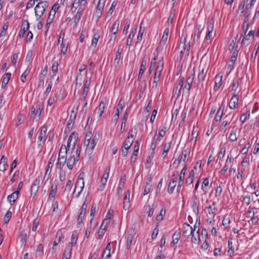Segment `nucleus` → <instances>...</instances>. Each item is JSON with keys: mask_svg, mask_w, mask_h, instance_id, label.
Returning <instances> with one entry per match:
<instances>
[{"mask_svg": "<svg viewBox=\"0 0 259 259\" xmlns=\"http://www.w3.org/2000/svg\"><path fill=\"white\" fill-rule=\"evenodd\" d=\"M20 236H21V243L22 245L25 246L27 241V234L23 232V229L21 227L19 229Z\"/></svg>", "mask_w": 259, "mask_h": 259, "instance_id": "obj_32", "label": "nucleus"}, {"mask_svg": "<svg viewBox=\"0 0 259 259\" xmlns=\"http://www.w3.org/2000/svg\"><path fill=\"white\" fill-rule=\"evenodd\" d=\"M209 181L208 178L204 179L201 185V189L204 194H206L207 192V188L209 185Z\"/></svg>", "mask_w": 259, "mask_h": 259, "instance_id": "obj_36", "label": "nucleus"}, {"mask_svg": "<svg viewBox=\"0 0 259 259\" xmlns=\"http://www.w3.org/2000/svg\"><path fill=\"white\" fill-rule=\"evenodd\" d=\"M133 238V236L132 234H128L126 237V248L127 249H130L132 245Z\"/></svg>", "mask_w": 259, "mask_h": 259, "instance_id": "obj_52", "label": "nucleus"}, {"mask_svg": "<svg viewBox=\"0 0 259 259\" xmlns=\"http://www.w3.org/2000/svg\"><path fill=\"white\" fill-rule=\"evenodd\" d=\"M187 169V165H185L183 168L182 169L180 174V177H179V186H182L184 184V180L185 179V173H186V171Z\"/></svg>", "mask_w": 259, "mask_h": 259, "instance_id": "obj_27", "label": "nucleus"}, {"mask_svg": "<svg viewBox=\"0 0 259 259\" xmlns=\"http://www.w3.org/2000/svg\"><path fill=\"white\" fill-rule=\"evenodd\" d=\"M29 28V23L27 20H24L22 22L21 29L18 34V37L20 38L24 37L25 33Z\"/></svg>", "mask_w": 259, "mask_h": 259, "instance_id": "obj_10", "label": "nucleus"}, {"mask_svg": "<svg viewBox=\"0 0 259 259\" xmlns=\"http://www.w3.org/2000/svg\"><path fill=\"white\" fill-rule=\"evenodd\" d=\"M250 111L247 110L246 112L240 117L239 120L242 123L245 122V121L250 118Z\"/></svg>", "mask_w": 259, "mask_h": 259, "instance_id": "obj_40", "label": "nucleus"}, {"mask_svg": "<svg viewBox=\"0 0 259 259\" xmlns=\"http://www.w3.org/2000/svg\"><path fill=\"white\" fill-rule=\"evenodd\" d=\"M123 51V47L121 46H119L117 51L116 53L115 59H114V64L117 65L119 62L121 54Z\"/></svg>", "mask_w": 259, "mask_h": 259, "instance_id": "obj_26", "label": "nucleus"}, {"mask_svg": "<svg viewBox=\"0 0 259 259\" xmlns=\"http://www.w3.org/2000/svg\"><path fill=\"white\" fill-rule=\"evenodd\" d=\"M184 77H180V79L179 80V85L180 87V89H178V87L176 88V93H178V94H180L181 93V91L182 88L183 87L184 83Z\"/></svg>", "mask_w": 259, "mask_h": 259, "instance_id": "obj_51", "label": "nucleus"}, {"mask_svg": "<svg viewBox=\"0 0 259 259\" xmlns=\"http://www.w3.org/2000/svg\"><path fill=\"white\" fill-rule=\"evenodd\" d=\"M105 107V103L103 101H101L98 107L99 118L101 117L102 114L104 113Z\"/></svg>", "mask_w": 259, "mask_h": 259, "instance_id": "obj_37", "label": "nucleus"}, {"mask_svg": "<svg viewBox=\"0 0 259 259\" xmlns=\"http://www.w3.org/2000/svg\"><path fill=\"white\" fill-rule=\"evenodd\" d=\"M258 48H259V46H257V44H256L254 46L253 52L251 56V59L253 60V61H254L255 59Z\"/></svg>", "mask_w": 259, "mask_h": 259, "instance_id": "obj_62", "label": "nucleus"}, {"mask_svg": "<svg viewBox=\"0 0 259 259\" xmlns=\"http://www.w3.org/2000/svg\"><path fill=\"white\" fill-rule=\"evenodd\" d=\"M180 238V232L179 231L178 233L176 232L172 235V241H171V244H173L174 245L176 244L179 241Z\"/></svg>", "mask_w": 259, "mask_h": 259, "instance_id": "obj_43", "label": "nucleus"}, {"mask_svg": "<svg viewBox=\"0 0 259 259\" xmlns=\"http://www.w3.org/2000/svg\"><path fill=\"white\" fill-rule=\"evenodd\" d=\"M254 36V30H250L248 33L247 35H243L241 40V44L245 45V41H251L253 39ZM250 42H249L248 44H249Z\"/></svg>", "mask_w": 259, "mask_h": 259, "instance_id": "obj_12", "label": "nucleus"}, {"mask_svg": "<svg viewBox=\"0 0 259 259\" xmlns=\"http://www.w3.org/2000/svg\"><path fill=\"white\" fill-rule=\"evenodd\" d=\"M83 176H84V172H81L79 175L78 177L77 180V181H76V183L75 184V189H74V191L73 193V195H75V191L77 190V188L78 187L80 188L79 191L76 194L75 196L76 197L79 196V195H80V193L82 191L83 187H84V180L83 179Z\"/></svg>", "mask_w": 259, "mask_h": 259, "instance_id": "obj_4", "label": "nucleus"}, {"mask_svg": "<svg viewBox=\"0 0 259 259\" xmlns=\"http://www.w3.org/2000/svg\"><path fill=\"white\" fill-rule=\"evenodd\" d=\"M130 192L128 190L123 198V208L124 210L128 209L130 207Z\"/></svg>", "mask_w": 259, "mask_h": 259, "instance_id": "obj_18", "label": "nucleus"}, {"mask_svg": "<svg viewBox=\"0 0 259 259\" xmlns=\"http://www.w3.org/2000/svg\"><path fill=\"white\" fill-rule=\"evenodd\" d=\"M151 182V179L149 178L148 179V181L146 182V185H145V187L144 188V195L148 194L150 192L151 188L152 187Z\"/></svg>", "mask_w": 259, "mask_h": 259, "instance_id": "obj_38", "label": "nucleus"}, {"mask_svg": "<svg viewBox=\"0 0 259 259\" xmlns=\"http://www.w3.org/2000/svg\"><path fill=\"white\" fill-rule=\"evenodd\" d=\"M138 132V128L136 126H134L129 132V135L127 137V139H132L134 140Z\"/></svg>", "mask_w": 259, "mask_h": 259, "instance_id": "obj_39", "label": "nucleus"}, {"mask_svg": "<svg viewBox=\"0 0 259 259\" xmlns=\"http://www.w3.org/2000/svg\"><path fill=\"white\" fill-rule=\"evenodd\" d=\"M137 29L136 28H132V30L128 35V38L127 39L126 41V46H130L132 41V39L135 36V33L136 32Z\"/></svg>", "mask_w": 259, "mask_h": 259, "instance_id": "obj_29", "label": "nucleus"}, {"mask_svg": "<svg viewBox=\"0 0 259 259\" xmlns=\"http://www.w3.org/2000/svg\"><path fill=\"white\" fill-rule=\"evenodd\" d=\"M222 187L221 186V184H220L219 186H218L215 189V197H220L222 192Z\"/></svg>", "mask_w": 259, "mask_h": 259, "instance_id": "obj_64", "label": "nucleus"}, {"mask_svg": "<svg viewBox=\"0 0 259 259\" xmlns=\"http://www.w3.org/2000/svg\"><path fill=\"white\" fill-rule=\"evenodd\" d=\"M208 66L206 64H204L203 65L200 64L199 66V72L198 74L197 79H198V86L201 85L203 87V81L204 80L205 76L208 71Z\"/></svg>", "mask_w": 259, "mask_h": 259, "instance_id": "obj_2", "label": "nucleus"}, {"mask_svg": "<svg viewBox=\"0 0 259 259\" xmlns=\"http://www.w3.org/2000/svg\"><path fill=\"white\" fill-rule=\"evenodd\" d=\"M55 159L56 157H54L53 155H52L51 157L50 158L48 164L47 168L46 171V174L50 175Z\"/></svg>", "mask_w": 259, "mask_h": 259, "instance_id": "obj_23", "label": "nucleus"}, {"mask_svg": "<svg viewBox=\"0 0 259 259\" xmlns=\"http://www.w3.org/2000/svg\"><path fill=\"white\" fill-rule=\"evenodd\" d=\"M119 21L118 20H116L113 24L111 32L113 34H115L118 29L119 25Z\"/></svg>", "mask_w": 259, "mask_h": 259, "instance_id": "obj_48", "label": "nucleus"}, {"mask_svg": "<svg viewBox=\"0 0 259 259\" xmlns=\"http://www.w3.org/2000/svg\"><path fill=\"white\" fill-rule=\"evenodd\" d=\"M200 229H198L196 233L195 232L192 233L191 236V242L192 243L195 244H198L200 242Z\"/></svg>", "mask_w": 259, "mask_h": 259, "instance_id": "obj_19", "label": "nucleus"}, {"mask_svg": "<svg viewBox=\"0 0 259 259\" xmlns=\"http://www.w3.org/2000/svg\"><path fill=\"white\" fill-rule=\"evenodd\" d=\"M160 75H157V74L155 73L154 76L153 78V84L152 85V88H156L157 86L158 82L159 81V78Z\"/></svg>", "mask_w": 259, "mask_h": 259, "instance_id": "obj_57", "label": "nucleus"}, {"mask_svg": "<svg viewBox=\"0 0 259 259\" xmlns=\"http://www.w3.org/2000/svg\"><path fill=\"white\" fill-rule=\"evenodd\" d=\"M124 106V101L123 99H121L118 102L117 107L116 110V112H118V113L121 112Z\"/></svg>", "mask_w": 259, "mask_h": 259, "instance_id": "obj_49", "label": "nucleus"}, {"mask_svg": "<svg viewBox=\"0 0 259 259\" xmlns=\"http://www.w3.org/2000/svg\"><path fill=\"white\" fill-rule=\"evenodd\" d=\"M176 186V181H170L169 183L168 187L167 188V192L168 193L171 194L174 191V189Z\"/></svg>", "mask_w": 259, "mask_h": 259, "instance_id": "obj_41", "label": "nucleus"}, {"mask_svg": "<svg viewBox=\"0 0 259 259\" xmlns=\"http://www.w3.org/2000/svg\"><path fill=\"white\" fill-rule=\"evenodd\" d=\"M147 59L146 55L143 57V59L142 60L140 67V70L138 76L137 80L140 81L144 73V71L146 69V66L147 64Z\"/></svg>", "mask_w": 259, "mask_h": 259, "instance_id": "obj_7", "label": "nucleus"}, {"mask_svg": "<svg viewBox=\"0 0 259 259\" xmlns=\"http://www.w3.org/2000/svg\"><path fill=\"white\" fill-rule=\"evenodd\" d=\"M233 97L231 98L230 103L229 107L231 109H234L236 107V105H238L239 97L238 95H236L235 93H233Z\"/></svg>", "mask_w": 259, "mask_h": 259, "instance_id": "obj_17", "label": "nucleus"}, {"mask_svg": "<svg viewBox=\"0 0 259 259\" xmlns=\"http://www.w3.org/2000/svg\"><path fill=\"white\" fill-rule=\"evenodd\" d=\"M92 220L90 221L89 224L88 225V227L86 229L85 232V237L88 238L90 236L91 229H92Z\"/></svg>", "mask_w": 259, "mask_h": 259, "instance_id": "obj_58", "label": "nucleus"}, {"mask_svg": "<svg viewBox=\"0 0 259 259\" xmlns=\"http://www.w3.org/2000/svg\"><path fill=\"white\" fill-rule=\"evenodd\" d=\"M190 205L195 214H198L199 213V200L196 195H195L191 198Z\"/></svg>", "mask_w": 259, "mask_h": 259, "instance_id": "obj_6", "label": "nucleus"}, {"mask_svg": "<svg viewBox=\"0 0 259 259\" xmlns=\"http://www.w3.org/2000/svg\"><path fill=\"white\" fill-rule=\"evenodd\" d=\"M79 160L76 159V157L74 155H71L67 159V166L69 169H72L75 161H77Z\"/></svg>", "mask_w": 259, "mask_h": 259, "instance_id": "obj_21", "label": "nucleus"}, {"mask_svg": "<svg viewBox=\"0 0 259 259\" xmlns=\"http://www.w3.org/2000/svg\"><path fill=\"white\" fill-rule=\"evenodd\" d=\"M143 24V22L142 21L140 23V29H139V31L138 32V36H137V43H138L139 42H140L142 39L143 34V33L144 31V28L143 29L142 28V25Z\"/></svg>", "mask_w": 259, "mask_h": 259, "instance_id": "obj_47", "label": "nucleus"}, {"mask_svg": "<svg viewBox=\"0 0 259 259\" xmlns=\"http://www.w3.org/2000/svg\"><path fill=\"white\" fill-rule=\"evenodd\" d=\"M8 166L7 158L4 155H3L0 160V171H5Z\"/></svg>", "mask_w": 259, "mask_h": 259, "instance_id": "obj_22", "label": "nucleus"}, {"mask_svg": "<svg viewBox=\"0 0 259 259\" xmlns=\"http://www.w3.org/2000/svg\"><path fill=\"white\" fill-rule=\"evenodd\" d=\"M61 153H59V156L57 162V167L61 169L64 166L67 160V155L61 156Z\"/></svg>", "mask_w": 259, "mask_h": 259, "instance_id": "obj_14", "label": "nucleus"}, {"mask_svg": "<svg viewBox=\"0 0 259 259\" xmlns=\"http://www.w3.org/2000/svg\"><path fill=\"white\" fill-rule=\"evenodd\" d=\"M47 7V2L46 1L40 2L36 5L34 9L35 14L36 17H38V19L43 15Z\"/></svg>", "mask_w": 259, "mask_h": 259, "instance_id": "obj_3", "label": "nucleus"}, {"mask_svg": "<svg viewBox=\"0 0 259 259\" xmlns=\"http://www.w3.org/2000/svg\"><path fill=\"white\" fill-rule=\"evenodd\" d=\"M237 36L235 37L231 41V43L230 45V50H233L234 48H235L236 50H237L238 46H236L237 39Z\"/></svg>", "mask_w": 259, "mask_h": 259, "instance_id": "obj_59", "label": "nucleus"}, {"mask_svg": "<svg viewBox=\"0 0 259 259\" xmlns=\"http://www.w3.org/2000/svg\"><path fill=\"white\" fill-rule=\"evenodd\" d=\"M248 19H246V20H244V22L242 25V33L240 35V39L239 40H241V39L242 38V36H243V35H245L246 34V32L247 31L248 28Z\"/></svg>", "mask_w": 259, "mask_h": 259, "instance_id": "obj_25", "label": "nucleus"}, {"mask_svg": "<svg viewBox=\"0 0 259 259\" xmlns=\"http://www.w3.org/2000/svg\"><path fill=\"white\" fill-rule=\"evenodd\" d=\"M233 118V116H232L230 113H229L227 115H226L224 117L223 121L222 122L220 126V131H223L224 129H225L226 126L231 123Z\"/></svg>", "mask_w": 259, "mask_h": 259, "instance_id": "obj_9", "label": "nucleus"}, {"mask_svg": "<svg viewBox=\"0 0 259 259\" xmlns=\"http://www.w3.org/2000/svg\"><path fill=\"white\" fill-rule=\"evenodd\" d=\"M58 237V239H56V240L54 241L53 249L55 248V247L56 246L58 243L60 242L61 239L63 238V236L61 232L58 231L56 233V238Z\"/></svg>", "mask_w": 259, "mask_h": 259, "instance_id": "obj_42", "label": "nucleus"}, {"mask_svg": "<svg viewBox=\"0 0 259 259\" xmlns=\"http://www.w3.org/2000/svg\"><path fill=\"white\" fill-rule=\"evenodd\" d=\"M40 179L36 178L32 183L31 186V197H33L37 193L39 187Z\"/></svg>", "mask_w": 259, "mask_h": 259, "instance_id": "obj_8", "label": "nucleus"}, {"mask_svg": "<svg viewBox=\"0 0 259 259\" xmlns=\"http://www.w3.org/2000/svg\"><path fill=\"white\" fill-rule=\"evenodd\" d=\"M87 208V204L86 203V201L84 200L80 208V212L78 215L77 223V228H79L80 227L81 224L82 223Z\"/></svg>", "mask_w": 259, "mask_h": 259, "instance_id": "obj_5", "label": "nucleus"}, {"mask_svg": "<svg viewBox=\"0 0 259 259\" xmlns=\"http://www.w3.org/2000/svg\"><path fill=\"white\" fill-rule=\"evenodd\" d=\"M228 253L229 254L230 256H232V254H234V248L232 245V239L230 238L228 242Z\"/></svg>", "mask_w": 259, "mask_h": 259, "instance_id": "obj_45", "label": "nucleus"}, {"mask_svg": "<svg viewBox=\"0 0 259 259\" xmlns=\"http://www.w3.org/2000/svg\"><path fill=\"white\" fill-rule=\"evenodd\" d=\"M43 245L42 244H39L38 245L37 247V249L35 252L36 257L40 256L41 255V253L43 251Z\"/></svg>", "mask_w": 259, "mask_h": 259, "instance_id": "obj_56", "label": "nucleus"}, {"mask_svg": "<svg viewBox=\"0 0 259 259\" xmlns=\"http://www.w3.org/2000/svg\"><path fill=\"white\" fill-rule=\"evenodd\" d=\"M100 138V134L98 133H96L91 143L90 148L91 150H93L95 146L96 145L99 139Z\"/></svg>", "mask_w": 259, "mask_h": 259, "instance_id": "obj_31", "label": "nucleus"}, {"mask_svg": "<svg viewBox=\"0 0 259 259\" xmlns=\"http://www.w3.org/2000/svg\"><path fill=\"white\" fill-rule=\"evenodd\" d=\"M235 123V121L233 122L231 126L229 127V129L230 128H232L231 130V132L229 136V140L231 142H235L237 140V137L236 136V133L237 131V128H235V125L233 126V124Z\"/></svg>", "mask_w": 259, "mask_h": 259, "instance_id": "obj_13", "label": "nucleus"}, {"mask_svg": "<svg viewBox=\"0 0 259 259\" xmlns=\"http://www.w3.org/2000/svg\"><path fill=\"white\" fill-rule=\"evenodd\" d=\"M163 58H161V59L159 60L158 62L155 73L157 74V75H161V71L163 69Z\"/></svg>", "mask_w": 259, "mask_h": 259, "instance_id": "obj_28", "label": "nucleus"}, {"mask_svg": "<svg viewBox=\"0 0 259 259\" xmlns=\"http://www.w3.org/2000/svg\"><path fill=\"white\" fill-rule=\"evenodd\" d=\"M18 195L19 194L16 193L14 191L8 196V201L9 202L11 205H12L15 203L16 200L18 197Z\"/></svg>", "mask_w": 259, "mask_h": 259, "instance_id": "obj_30", "label": "nucleus"}, {"mask_svg": "<svg viewBox=\"0 0 259 259\" xmlns=\"http://www.w3.org/2000/svg\"><path fill=\"white\" fill-rule=\"evenodd\" d=\"M77 239H78L77 232V231H74L72 232V234L71 235V242L69 245H71L72 246H74L76 243Z\"/></svg>", "mask_w": 259, "mask_h": 259, "instance_id": "obj_33", "label": "nucleus"}, {"mask_svg": "<svg viewBox=\"0 0 259 259\" xmlns=\"http://www.w3.org/2000/svg\"><path fill=\"white\" fill-rule=\"evenodd\" d=\"M192 233V227L187 223H185L183 226V234L188 238Z\"/></svg>", "mask_w": 259, "mask_h": 259, "instance_id": "obj_15", "label": "nucleus"}, {"mask_svg": "<svg viewBox=\"0 0 259 259\" xmlns=\"http://www.w3.org/2000/svg\"><path fill=\"white\" fill-rule=\"evenodd\" d=\"M11 217H12V212L10 210H8L7 212V213L4 218V224H7L9 223L10 220L11 218Z\"/></svg>", "mask_w": 259, "mask_h": 259, "instance_id": "obj_55", "label": "nucleus"}, {"mask_svg": "<svg viewBox=\"0 0 259 259\" xmlns=\"http://www.w3.org/2000/svg\"><path fill=\"white\" fill-rule=\"evenodd\" d=\"M165 214V209L164 208H162L161 209L160 213L156 217V220L158 222H160L163 219V216Z\"/></svg>", "mask_w": 259, "mask_h": 259, "instance_id": "obj_50", "label": "nucleus"}, {"mask_svg": "<svg viewBox=\"0 0 259 259\" xmlns=\"http://www.w3.org/2000/svg\"><path fill=\"white\" fill-rule=\"evenodd\" d=\"M245 3L246 0H242L239 5L238 11H240L241 14H243L244 12Z\"/></svg>", "mask_w": 259, "mask_h": 259, "instance_id": "obj_61", "label": "nucleus"}, {"mask_svg": "<svg viewBox=\"0 0 259 259\" xmlns=\"http://www.w3.org/2000/svg\"><path fill=\"white\" fill-rule=\"evenodd\" d=\"M110 221L109 220V219H108V218H105L103 220V221L101 225V227H100L101 228H102L106 230L108 227V225L110 224Z\"/></svg>", "mask_w": 259, "mask_h": 259, "instance_id": "obj_60", "label": "nucleus"}, {"mask_svg": "<svg viewBox=\"0 0 259 259\" xmlns=\"http://www.w3.org/2000/svg\"><path fill=\"white\" fill-rule=\"evenodd\" d=\"M190 42H189L188 44V46L187 47V49H186V44L185 42H182V41L180 42V44H179V47L178 48V50H180L181 49V47L182 46L183 49L182 50L180 51V57L181 58H182L184 55V54L185 53V54H186V55H187V56H189V52H190Z\"/></svg>", "mask_w": 259, "mask_h": 259, "instance_id": "obj_11", "label": "nucleus"}, {"mask_svg": "<svg viewBox=\"0 0 259 259\" xmlns=\"http://www.w3.org/2000/svg\"><path fill=\"white\" fill-rule=\"evenodd\" d=\"M72 246L68 245L66 247L64 251L63 254L66 255V256H71Z\"/></svg>", "mask_w": 259, "mask_h": 259, "instance_id": "obj_54", "label": "nucleus"}, {"mask_svg": "<svg viewBox=\"0 0 259 259\" xmlns=\"http://www.w3.org/2000/svg\"><path fill=\"white\" fill-rule=\"evenodd\" d=\"M11 76V73L8 72L6 74L5 76L3 78L2 82V88L4 89L7 85Z\"/></svg>", "mask_w": 259, "mask_h": 259, "instance_id": "obj_34", "label": "nucleus"}, {"mask_svg": "<svg viewBox=\"0 0 259 259\" xmlns=\"http://www.w3.org/2000/svg\"><path fill=\"white\" fill-rule=\"evenodd\" d=\"M78 138V135L76 132H73L69 137L68 140L67 146L64 145H62L60 149V153L61 152L62 150H65V154L67 155L68 152L70 151V147L71 146V143H76Z\"/></svg>", "mask_w": 259, "mask_h": 259, "instance_id": "obj_1", "label": "nucleus"}, {"mask_svg": "<svg viewBox=\"0 0 259 259\" xmlns=\"http://www.w3.org/2000/svg\"><path fill=\"white\" fill-rule=\"evenodd\" d=\"M57 184L53 183L52 185L51 191L49 194V198L50 200H53L55 198V195L57 192Z\"/></svg>", "mask_w": 259, "mask_h": 259, "instance_id": "obj_24", "label": "nucleus"}, {"mask_svg": "<svg viewBox=\"0 0 259 259\" xmlns=\"http://www.w3.org/2000/svg\"><path fill=\"white\" fill-rule=\"evenodd\" d=\"M226 149L222 147L221 148L220 151L218 154V159L222 160L225 154Z\"/></svg>", "mask_w": 259, "mask_h": 259, "instance_id": "obj_63", "label": "nucleus"}, {"mask_svg": "<svg viewBox=\"0 0 259 259\" xmlns=\"http://www.w3.org/2000/svg\"><path fill=\"white\" fill-rule=\"evenodd\" d=\"M195 77V71H193V72L191 73L189 77L187 79V83L185 86V88H186L189 92L190 90H191L192 84L193 82L194 79Z\"/></svg>", "mask_w": 259, "mask_h": 259, "instance_id": "obj_20", "label": "nucleus"}, {"mask_svg": "<svg viewBox=\"0 0 259 259\" xmlns=\"http://www.w3.org/2000/svg\"><path fill=\"white\" fill-rule=\"evenodd\" d=\"M63 39H64V37H62V40H61V54L64 55L66 53V52L67 51L68 46L63 43Z\"/></svg>", "mask_w": 259, "mask_h": 259, "instance_id": "obj_53", "label": "nucleus"}, {"mask_svg": "<svg viewBox=\"0 0 259 259\" xmlns=\"http://www.w3.org/2000/svg\"><path fill=\"white\" fill-rule=\"evenodd\" d=\"M222 78L223 74L221 73H218L215 76L214 79L215 85L213 88V90L215 91H218L219 88L221 86L222 82Z\"/></svg>", "mask_w": 259, "mask_h": 259, "instance_id": "obj_16", "label": "nucleus"}, {"mask_svg": "<svg viewBox=\"0 0 259 259\" xmlns=\"http://www.w3.org/2000/svg\"><path fill=\"white\" fill-rule=\"evenodd\" d=\"M194 172L193 170H191L189 172V176L187 178L186 180V184L187 186L191 185L194 180Z\"/></svg>", "mask_w": 259, "mask_h": 259, "instance_id": "obj_35", "label": "nucleus"}, {"mask_svg": "<svg viewBox=\"0 0 259 259\" xmlns=\"http://www.w3.org/2000/svg\"><path fill=\"white\" fill-rule=\"evenodd\" d=\"M134 139H133L132 141H130V139H127V138L122 144V148H124V149H129L131 148Z\"/></svg>", "mask_w": 259, "mask_h": 259, "instance_id": "obj_46", "label": "nucleus"}, {"mask_svg": "<svg viewBox=\"0 0 259 259\" xmlns=\"http://www.w3.org/2000/svg\"><path fill=\"white\" fill-rule=\"evenodd\" d=\"M81 12L82 10H80V9H79L78 10V11L76 13L74 17L73 18V23H74V26H76L77 23L78 22L81 16Z\"/></svg>", "mask_w": 259, "mask_h": 259, "instance_id": "obj_44", "label": "nucleus"}]
</instances>
